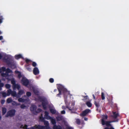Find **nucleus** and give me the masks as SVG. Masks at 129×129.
Returning a JSON list of instances; mask_svg holds the SVG:
<instances>
[{"instance_id": "nucleus-20", "label": "nucleus", "mask_w": 129, "mask_h": 129, "mask_svg": "<svg viewBox=\"0 0 129 129\" xmlns=\"http://www.w3.org/2000/svg\"><path fill=\"white\" fill-rule=\"evenodd\" d=\"M22 57V55L20 54L16 55L15 56V58L16 59H18L21 58Z\"/></svg>"}, {"instance_id": "nucleus-49", "label": "nucleus", "mask_w": 129, "mask_h": 129, "mask_svg": "<svg viewBox=\"0 0 129 129\" xmlns=\"http://www.w3.org/2000/svg\"><path fill=\"white\" fill-rule=\"evenodd\" d=\"M42 111V110L40 108H38L37 110V111L36 112L37 113L41 112Z\"/></svg>"}, {"instance_id": "nucleus-12", "label": "nucleus", "mask_w": 129, "mask_h": 129, "mask_svg": "<svg viewBox=\"0 0 129 129\" xmlns=\"http://www.w3.org/2000/svg\"><path fill=\"white\" fill-rule=\"evenodd\" d=\"M12 96L16 97L17 98H19L18 95L16 94V92L15 91H12L11 94Z\"/></svg>"}, {"instance_id": "nucleus-9", "label": "nucleus", "mask_w": 129, "mask_h": 129, "mask_svg": "<svg viewBox=\"0 0 129 129\" xmlns=\"http://www.w3.org/2000/svg\"><path fill=\"white\" fill-rule=\"evenodd\" d=\"M113 115H111V117L115 119H116L117 117L119 116V113L116 112H113Z\"/></svg>"}, {"instance_id": "nucleus-18", "label": "nucleus", "mask_w": 129, "mask_h": 129, "mask_svg": "<svg viewBox=\"0 0 129 129\" xmlns=\"http://www.w3.org/2000/svg\"><path fill=\"white\" fill-rule=\"evenodd\" d=\"M1 94L2 95L3 97H6L7 96V93L4 92H0V95Z\"/></svg>"}, {"instance_id": "nucleus-36", "label": "nucleus", "mask_w": 129, "mask_h": 129, "mask_svg": "<svg viewBox=\"0 0 129 129\" xmlns=\"http://www.w3.org/2000/svg\"><path fill=\"white\" fill-rule=\"evenodd\" d=\"M5 86L6 88L9 89L11 87V85L9 84H7L5 85Z\"/></svg>"}, {"instance_id": "nucleus-6", "label": "nucleus", "mask_w": 129, "mask_h": 129, "mask_svg": "<svg viewBox=\"0 0 129 129\" xmlns=\"http://www.w3.org/2000/svg\"><path fill=\"white\" fill-rule=\"evenodd\" d=\"M91 110L89 109H87L84 111L80 113V115L81 117L85 116L89 112H90Z\"/></svg>"}, {"instance_id": "nucleus-50", "label": "nucleus", "mask_w": 129, "mask_h": 129, "mask_svg": "<svg viewBox=\"0 0 129 129\" xmlns=\"http://www.w3.org/2000/svg\"><path fill=\"white\" fill-rule=\"evenodd\" d=\"M118 119H116V120H112V121H110L111 123L112 122H118Z\"/></svg>"}, {"instance_id": "nucleus-22", "label": "nucleus", "mask_w": 129, "mask_h": 129, "mask_svg": "<svg viewBox=\"0 0 129 129\" xmlns=\"http://www.w3.org/2000/svg\"><path fill=\"white\" fill-rule=\"evenodd\" d=\"M86 104L87 106L89 107H92V104L90 102L87 101L86 102Z\"/></svg>"}, {"instance_id": "nucleus-16", "label": "nucleus", "mask_w": 129, "mask_h": 129, "mask_svg": "<svg viewBox=\"0 0 129 129\" xmlns=\"http://www.w3.org/2000/svg\"><path fill=\"white\" fill-rule=\"evenodd\" d=\"M94 104L97 108L96 110H98V108L100 106V104L98 102H97L96 101H95L94 102Z\"/></svg>"}, {"instance_id": "nucleus-8", "label": "nucleus", "mask_w": 129, "mask_h": 129, "mask_svg": "<svg viewBox=\"0 0 129 129\" xmlns=\"http://www.w3.org/2000/svg\"><path fill=\"white\" fill-rule=\"evenodd\" d=\"M102 124L103 125H106L107 126H112L110 121H105V120H102Z\"/></svg>"}, {"instance_id": "nucleus-43", "label": "nucleus", "mask_w": 129, "mask_h": 129, "mask_svg": "<svg viewBox=\"0 0 129 129\" xmlns=\"http://www.w3.org/2000/svg\"><path fill=\"white\" fill-rule=\"evenodd\" d=\"M49 82L51 83H53L54 81V79L52 78H50L49 80Z\"/></svg>"}, {"instance_id": "nucleus-25", "label": "nucleus", "mask_w": 129, "mask_h": 129, "mask_svg": "<svg viewBox=\"0 0 129 129\" xmlns=\"http://www.w3.org/2000/svg\"><path fill=\"white\" fill-rule=\"evenodd\" d=\"M12 105L14 106H17L18 105H19L20 104L19 103H18L14 101H13L12 102Z\"/></svg>"}, {"instance_id": "nucleus-15", "label": "nucleus", "mask_w": 129, "mask_h": 129, "mask_svg": "<svg viewBox=\"0 0 129 129\" xmlns=\"http://www.w3.org/2000/svg\"><path fill=\"white\" fill-rule=\"evenodd\" d=\"M33 92L36 95H39V91L38 89H37L35 88H34L33 89Z\"/></svg>"}, {"instance_id": "nucleus-57", "label": "nucleus", "mask_w": 129, "mask_h": 129, "mask_svg": "<svg viewBox=\"0 0 129 129\" xmlns=\"http://www.w3.org/2000/svg\"><path fill=\"white\" fill-rule=\"evenodd\" d=\"M61 113L62 114H64L65 113V111L64 110H63L61 111Z\"/></svg>"}, {"instance_id": "nucleus-63", "label": "nucleus", "mask_w": 129, "mask_h": 129, "mask_svg": "<svg viewBox=\"0 0 129 129\" xmlns=\"http://www.w3.org/2000/svg\"><path fill=\"white\" fill-rule=\"evenodd\" d=\"M2 56L1 53H0V59H2Z\"/></svg>"}, {"instance_id": "nucleus-13", "label": "nucleus", "mask_w": 129, "mask_h": 129, "mask_svg": "<svg viewBox=\"0 0 129 129\" xmlns=\"http://www.w3.org/2000/svg\"><path fill=\"white\" fill-rule=\"evenodd\" d=\"M37 107L36 105H32L30 107V110L31 111H33L36 110Z\"/></svg>"}, {"instance_id": "nucleus-33", "label": "nucleus", "mask_w": 129, "mask_h": 129, "mask_svg": "<svg viewBox=\"0 0 129 129\" xmlns=\"http://www.w3.org/2000/svg\"><path fill=\"white\" fill-rule=\"evenodd\" d=\"M108 116L107 115H103L102 117L103 119H102V121L103 120H105L107 119L108 118Z\"/></svg>"}, {"instance_id": "nucleus-26", "label": "nucleus", "mask_w": 129, "mask_h": 129, "mask_svg": "<svg viewBox=\"0 0 129 129\" xmlns=\"http://www.w3.org/2000/svg\"><path fill=\"white\" fill-rule=\"evenodd\" d=\"M12 91L10 89H9L7 91V95L8 96L10 95L11 94Z\"/></svg>"}, {"instance_id": "nucleus-37", "label": "nucleus", "mask_w": 129, "mask_h": 129, "mask_svg": "<svg viewBox=\"0 0 129 129\" xmlns=\"http://www.w3.org/2000/svg\"><path fill=\"white\" fill-rule=\"evenodd\" d=\"M101 98L103 100H104L105 99L104 93L103 92L101 93Z\"/></svg>"}, {"instance_id": "nucleus-3", "label": "nucleus", "mask_w": 129, "mask_h": 129, "mask_svg": "<svg viewBox=\"0 0 129 129\" xmlns=\"http://www.w3.org/2000/svg\"><path fill=\"white\" fill-rule=\"evenodd\" d=\"M21 82L23 85L26 87H27L29 83L28 80L24 76L22 77Z\"/></svg>"}, {"instance_id": "nucleus-7", "label": "nucleus", "mask_w": 129, "mask_h": 129, "mask_svg": "<svg viewBox=\"0 0 129 129\" xmlns=\"http://www.w3.org/2000/svg\"><path fill=\"white\" fill-rule=\"evenodd\" d=\"M75 104V102L74 101L72 102H71V106L69 107L68 105L66 106V108L70 111H72L73 110H74V107Z\"/></svg>"}, {"instance_id": "nucleus-24", "label": "nucleus", "mask_w": 129, "mask_h": 129, "mask_svg": "<svg viewBox=\"0 0 129 129\" xmlns=\"http://www.w3.org/2000/svg\"><path fill=\"white\" fill-rule=\"evenodd\" d=\"M2 114L3 115H4L6 112L7 109H6L5 107L2 108Z\"/></svg>"}, {"instance_id": "nucleus-51", "label": "nucleus", "mask_w": 129, "mask_h": 129, "mask_svg": "<svg viewBox=\"0 0 129 129\" xmlns=\"http://www.w3.org/2000/svg\"><path fill=\"white\" fill-rule=\"evenodd\" d=\"M53 129H57V125L55 124L53 126Z\"/></svg>"}, {"instance_id": "nucleus-4", "label": "nucleus", "mask_w": 129, "mask_h": 129, "mask_svg": "<svg viewBox=\"0 0 129 129\" xmlns=\"http://www.w3.org/2000/svg\"><path fill=\"white\" fill-rule=\"evenodd\" d=\"M3 59L5 62H6L7 64H10L12 59V58L9 56H6Z\"/></svg>"}, {"instance_id": "nucleus-14", "label": "nucleus", "mask_w": 129, "mask_h": 129, "mask_svg": "<svg viewBox=\"0 0 129 129\" xmlns=\"http://www.w3.org/2000/svg\"><path fill=\"white\" fill-rule=\"evenodd\" d=\"M24 93V91L23 90H21L19 91V92L17 94L18 95L19 98L20 97V96L22 95L23 93Z\"/></svg>"}, {"instance_id": "nucleus-30", "label": "nucleus", "mask_w": 129, "mask_h": 129, "mask_svg": "<svg viewBox=\"0 0 129 129\" xmlns=\"http://www.w3.org/2000/svg\"><path fill=\"white\" fill-rule=\"evenodd\" d=\"M51 122L54 125L56 124V122L55 120L54 119L52 118L51 119Z\"/></svg>"}, {"instance_id": "nucleus-54", "label": "nucleus", "mask_w": 129, "mask_h": 129, "mask_svg": "<svg viewBox=\"0 0 129 129\" xmlns=\"http://www.w3.org/2000/svg\"><path fill=\"white\" fill-rule=\"evenodd\" d=\"M5 101L4 100H1V103L2 104H3L5 103Z\"/></svg>"}, {"instance_id": "nucleus-2", "label": "nucleus", "mask_w": 129, "mask_h": 129, "mask_svg": "<svg viewBox=\"0 0 129 129\" xmlns=\"http://www.w3.org/2000/svg\"><path fill=\"white\" fill-rule=\"evenodd\" d=\"M57 88L59 92V93L57 94V96H59L61 94V91L65 92L67 91V89L65 88L63 86L60 84H58Z\"/></svg>"}, {"instance_id": "nucleus-39", "label": "nucleus", "mask_w": 129, "mask_h": 129, "mask_svg": "<svg viewBox=\"0 0 129 129\" xmlns=\"http://www.w3.org/2000/svg\"><path fill=\"white\" fill-rule=\"evenodd\" d=\"M4 85V84L3 83L1 82V80H0V87L2 88V87H3Z\"/></svg>"}, {"instance_id": "nucleus-62", "label": "nucleus", "mask_w": 129, "mask_h": 129, "mask_svg": "<svg viewBox=\"0 0 129 129\" xmlns=\"http://www.w3.org/2000/svg\"><path fill=\"white\" fill-rule=\"evenodd\" d=\"M92 96H93V99H94V100H95L96 99H95V96L94 95V94H92Z\"/></svg>"}, {"instance_id": "nucleus-29", "label": "nucleus", "mask_w": 129, "mask_h": 129, "mask_svg": "<svg viewBox=\"0 0 129 129\" xmlns=\"http://www.w3.org/2000/svg\"><path fill=\"white\" fill-rule=\"evenodd\" d=\"M43 122L44 125L46 127H47L49 126V123L48 121L45 120Z\"/></svg>"}, {"instance_id": "nucleus-42", "label": "nucleus", "mask_w": 129, "mask_h": 129, "mask_svg": "<svg viewBox=\"0 0 129 129\" xmlns=\"http://www.w3.org/2000/svg\"><path fill=\"white\" fill-rule=\"evenodd\" d=\"M84 97V99H82V100L83 101H85V100H86L87 99V97H88V96L87 95H86L85 96H83V97Z\"/></svg>"}, {"instance_id": "nucleus-46", "label": "nucleus", "mask_w": 129, "mask_h": 129, "mask_svg": "<svg viewBox=\"0 0 129 129\" xmlns=\"http://www.w3.org/2000/svg\"><path fill=\"white\" fill-rule=\"evenodd\" d=\"M32 65L33 67H36L37 66V63L35 62H33Z\"/></svg>"}, {"instance_id": "nucleus-58", "label": "nucleus", "mask_w": 129, "mask_h": 129, "mask_svg": "<svg viewBox=\"0 0 129 129\" xmlns=\"http://www.w3.org/2000/svg\"><path fill=\"white\" fill-rule=\"evenodd\" d=\"M3 39V37L2 36H0V41L2 40Z\"/></svg>"}, {"instance_id": "nucleus-32", "label": "nucleus", "mask_w": 129, "mask_h": 129, "mask_svg": "<svg viewBox=\"0 0 129 129\" xmlns=\"http://www.w3.org/2000/svg\"><path fill=\"white\" fill-rule=\"evenodd\" d=\"M12 71L9 68H7L6 70V73H8V74L9 73H12Z\"/></svg>"}, {"instance_id": "nucleus-27", "label": "nucleus", "mask_w": 129, "mask_h": 129, "mask_svg": "<svg viewBox=\"0 0 129 129\" xmlns=\"http://www.w3.org/2000/svg\"><path fill=\"white\" fill-rule=\"evenodd\" d=\"M50 110L51 112L52 113V114H55L56 112V110L53 109H50Z\"/></svg>"}, {"instance_id": "nucleus-11", "label": "nucleus", "mask_w": 129, "mask_h": 129, "mask_svg": "<svg viewBox=\"0 0 129 129\" xmlns=\"http://www.w3.org/2000/svg\"><path fill=\"white\" fill-rule=\"evenodd\" d=\"M45 116L46 117L47 119H49L51 118L50 116L48 115L49 113L48 112L45 111Z\"/></svg>"}, {"instance_id": "nucleus-28", "label": "nucleus", "mask_w": 129, "mask_h": 129, "mask_svg": "<svg viewBox=\"0 0 129 129\" xmlns=\"http://www.w3.org/2000/svg\"><path fill=\"white\" fill-rule=\"evenodd\" d=\"M26 100V99H22V98H20L18 99V101L19 102H24Z\"/></svg>"}, {"instance_id": "nucleus-59", "label": "nucleus", "mask_w": 129, "mask_h": 129, "mask_svg": "<svg viewBox=\"0 0 129 129\" xmlns=\"http://www.w3.org/2000/svg\"><path fill=\"white\" fill-rule=\"evenodd\" d=\"M62 108L63 109H66V108L65 106H62Z\"/></svg>"}, {"instance_id": "nucleus-53", "label": "nucleus", "mask_w": 129, "mask_h": 129, "mask_svg": "<svg viewBox=\"0 0 129 129\" xmlns=\"http://www.w3.org/2000/svg\"><path fill=\"white\" fill-rule=\"evenodd\" d=\"M30 61V60L28 59H25V61L26 63H28Z\"/></svg>"}, {"instance_id": "nucleus-60", "label": "nucleus", "mask_w": 129, "mask_h": 129, "mask_svg": "<svg viewBox=\"0 0 129 129\" xmlns=\"http://www.w3.org/2000/svg\"><path fill=\"white\" fill-rule=\"evenodd\" d=\"M84 120L86 121L88 120V118L87 117H85L84 118Z\"/></svg>"}, {"instance_id": "nucleus-48", "label": "nucleus", "mask_w": 129, "mask_h": 129, "mask_svg": "<svg viewBox=\"0 0 129 129\" xmlns=\"http://www.w3.org/2000/svg\"><path fill=\"white\" fill-rule=\"evenodd\" d=\"M26 69L28 71H31V68L29 67L28 66L26 67Z\"/></svg>"}, {"instance_id": "nucleus-47", "label": "nucleus", "mask_w": 129, "mask_h": 129, "mask_svg": "<svg viewBox=\"0 0 129 129\" xmlns=\"http://www.w3.org/2000/svg\"><path fill=\"white\" fill-rule=\"evenodd\" d=\"M40 119L41 121L42 122H44L45 121L44 118L43 117H41L40 118Z\"/></svg>"}, {"instance_id": "nucleus-61", "label": "nucleus", "mask_w": 129, "mask_h": 129, "mask_svg": "<svg viewBox=\"0 0 129 129\" xmlns=\"http://www.w3.org/2000/svg\"><path fill=\"white\" fill-rule=\"evenodd\" d=\"M24 128H27V125L25 124L24 125Z\"/></svg>"}, {"instance_id": "nucleus-17", "label": "nucleus", "mask_w": 129, "mask_h": 129, "mask_svg": "<svg viewBox=\"0 0 129 129\" xmlns=\"http://www.w3.org/2000/svg\"><path fill=\"white\" fill-rule=\"evenodd\" d=\"M20 88V86L18 84H16L13 86V88L14 89L17 88L18 90H19Z\"/></svg>"}, {"instance_id": "nucleus-64", "label": "nucleus", "mask_w": 129, "mask_h": 129, "mask_svg": "<svg viewBox=\"0 0 129 129\" xmlns=\"http://www.w3.org/2000/svg\"><path fill=\"white\" fill-rule=\"evenodd\" d=\"M20 127L21 128H24V127L23 126V125H21Z\"/></svg>"}, {"instance_id": "nucleus-1", "label": "nucleus", "mask_w": 129, "mask_h": 129, "mask_svg": "<svg viewBox=\"0 0 129 129\" xmlns=\"http://www.w3.org/2000/svg\"><path fill=\"white\" fill-rule=\"evenodd\" d=\"M37 99L38 101L42 102V105L44 110H46L48 103L46 98L43 96H39L38 97Z\"/></svg>"}, {"instance_id": "nucleus-35", "label": "nucleus", "mask_w": 129, "mask_h": 129, "mask_svg": "<svg viewBox=\"0 0 129 129\" xmlns=\"http://www.w3.org/2000/svg\"><path fill=\"white\" fill-rule=\"evenodd\" d=\"M17 72L19 73V74L18 75V78L19 79H20L22 76L21 73L20 72L18 71H17Z\"/></svg>"}, {"instance_id": "nucleus-55", "label": "nucleus", "mask_w": 129, "mask_h": 129, "mask_svg": "<svg viewBox=\"0 0 129 129\" xmlns=\"http://www.w3.org/2000/svg\"><path fill=\"white\" fill-rule=\"evenodd\" d=\"M57 129H62L61 126L59 125H57Z\"/></svg>"}, {"instance_id": "nucleus-44", "label": "nucleus", "mask_w": 129, "mask_h": 129, "mask_svg": "<svg viewBox=\"0 0 129 129\" xmlns=\"http://www.w3.org/2000/svg\"><path fill=\"white\" fill-rule=\"evenodd\" d=\"M2 71L3 72L6 71V68L5 67H2Z\"/></svg>"}, {"instance_id": "nucleus-56", "label": "nucleus", "mask_w": 129, "mask_h": 129, "mask_svg": "<svg viewBox=\"0 0 129 129\" xmlns=\"http://www.w3.org/2000/svg\"><path fill=\"white\" fill-rule=\"evenodd\" d=\"M3 19V18H2V16H1L0 18V24L2 23Z\"/></svg>"}, {"instance_id": "nucleus-45", "label": "nucleus", "mask_w": 129, "mask_h": 129, "mask_svg": "<svg viewBox=\"0 0 129 129\" xmlns=\"http://www.w3.org/2000/svg\"><path fill=\"white\" fill-rule=\"evenodd\" d=\"M37 125H36L30 128V129H37L36 126Z\"/></svg>"}, {"instance_id": "nucleus-41", "label": "nucleus", "mask_w": 129, "mask_h": 129, "mask_svg": "<svg viewBox=\"0 0 129 129\" xmlns=\"http://www.w3.org/2000/svg\"><path fill=\"white\" fill-rule=\"evenodd\" d=\"M26 107V106L24 104L21 105L20 106V108L21 109H24Z\"/></svg>"}, {"instance_id": "nucleus-40", "label": "nucleus", "mask_w": 129, "mask_h": 129, "mask_svg": "<svg viewBox=\"0 0 129 129\" xmlns=\"http://www.w3.org/2000/svg\"><path fill=\"white\" fill-rule=\"evenodd\" d=\"M2 76L3 77H5V76H8V74L6 73H3L2 74Z\"/></svg>"}, {"instance_id": "nucleus-21", "label": "nucleus", "mask_w": 129, "mask_h": 129, "mask_svg": "<svg viewBox=\"0 0 129 129\" xmlns=\"http://www.w3.org/2000/svg\"><path fill=\"white\" fill-rule=\"evenodd\" d=\"M56 119L57 121H60L62 119V116H58L56 117Z\"/></svg>"}, {"instance_id": "nucleus-34", "label": "nucleus", "mask_w": 129, "mask_h": 129, "mask_svg": "<svg viewBox=\"0 0 129 129\" xmlns=\"http://www.w3.org/2000/svg\"><path fill=\"white\" fill-rule=\"evenodd\" d=\"M76 123L78 124L79 125L80 124V121L79 119L78 118H77L76 119Z\"/></svg>"}, {"instance_id": "nucleus-52", "label": "nucleus", "mask_w": 129, "mask_h": 129, "mask_svg": "<svg viewBox=\"0 0 129 129\" xmlns=\"http://www.w3.org/2000/svg\"><path fill=\"white\" fill-rule=\"evenodd\" d=\"M104 129H115L112 126H111L110 128L108 127H106Z\"/></svg>"}, {"instance_id": "nucleus-31", "label": "nucleus", "mask_w": 129, "mask_h": 129, "mask_svg": "<svg viewBox=\"0 0 129 129\" xmlns=\"http://www.w3.org/2000/svg\"><path fill=\"white\" fill-rule=\"evenodd\" d=\"M12 101V100L11 98H9L7 100V102L8 103H10Z\"/></svg>"}, {"instance_id": "nucleus-19", "label": "nucleus", "mask_w": 129, "mask_h": 129, "mask_svg": "<svg viewBox=\"0 0 129 129\" xmlns=\"http://www.w3.org/2000/svg\"><path fill=\"white\" fill-rule=\"evenodd\" d=\"M36 126L37 129H43L45 127V126H41L39 125H37Z\"/></svg>"}, {"instance_id": "nucleus-5", "label": "nucleus", "mask_w": 129, "mask_h": 129, "mask_svg": "<svg viewBox=\"0 0 129 129\" xmlns=\"http://www.w3.org/2000/svg\"><path fill=\"white\" fill-rule=\"evenodd\" d=\"M15 112L16 111L14 109L10 110L7 112L5 116L6 117L8 116L12 117L15 115Z\"/></svg>"}, {"instance_id": "nucleus-38", "label": "nucleus", "mask_w": 129, "mask_h": 129, "mask_svg": "<svg viewBox=\"0 0 129 129\" xmlns=\"http://www.w3.org/2000/svg\"><path fill=\"white\" fill-rule=\"evenodd\" d=\"M31 93L30 92H27L26 93L27 96L28 97L31 96Z\"/></svg>"}, {"instance_id": "nucleus-23", "label": "nucleus", "mask_w": 129, "mask_h": 129, "mask_svg": "<svg viewBox=\"0 0 129 129\" xmlns=\"http://www.w3.org/2000/svg\"><path fill=\"white\" fill-rule=\"evenodd\" d=\"M11 83L13 86L14 85H15L16 84V81L15 80L14 78H13L11 79Z\"/></svg>"}, {"instance_id": "nucleus-10", "label": "nucleus", "mask_w": 129, "mask_h": 129, "mask_svg": "<svg viewBox=\"0 0 129 129\" xmlns=\"http://www.w3.org/2000/svg\"><path fill=\"white\" fill-rule=\"evenodd\" d=\"M34 74L35 75L38 74L39 73V71L37 68H35L33 70Z\"/></svg>"}]
</instances>
